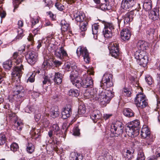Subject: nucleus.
Segmentation results:
<instances>
[{"label": "nucleus", "mask_w": 160, "mask_h": 160, "mask_svg": "<svg viewBox=\"0 0 160 160\" xmlns=\"http://www.w3.org/2000/svg\"><path fill=\"white\" fill-rule=\"evenodd\" d=\"M95 90L92 92L87 90L84 93V96L86 98H92L95 101H97L103 106H106L109 102L111 99L114 97L113 92L108 89L103 90L98 93Z\"/></svg>", "instance_id": "nucleus-1"}, {"label": "nucleus", "mask_w": 160, "mask_h": 160, "mask_svg": "<svg viewBox=\"0 0 160 160\" xmlns=\"http://www.w3.org/2000/svg\"><path fill=\"white\" fill-rule=\"evenodd\" d=\"M140 122L138 120H134L127 125L126 132L128 135L132 138H134L139 134Z\"/></svg>", "instance_id": "nucleus-2"}, {"label": "nucleus", "mask_w": 160, "mask_h": 160, "mask_svg": "<svg viewBox=\"0 0 160 160\" xmlns=\"http://www.w3.org/2000/svg\"><path fill=\"white\" fill-rule=\"evenodd\" d=\"M73 17L76 21L80 23V29L86 30L88 22L86 21H84L86 17L84 13L82 12L75 11L73 13Z\"/></svg>", "instance_id": "nucleus-3"}, {"label": "nucleus", "mask_w": 160, "mask_h": 160, "mask_svg": "<svg viewBox=\"0 0 160 160\" xmlns=\"http://www.w3.org/2000/svg\"><path fill=\"white\" fill-rule=\"evenodd\" d=\"M87 72L89 75L85 74L83 75L85 78L82 80V87L83 88H92L93 86V81L92 78L90 77V75H93L94 72L93 68H89L87 71Z\"/></svg>", "instance_id": "nucleus-4"}, {"label": "nucleus", "mask_w": 160, "mask_h": 160, "mask_svg": "<svg viewBox=\"0 0 160 160\" xmlns=\"http://www.w3.org/2000/svg\"><path fill=\"white\" fill-rule=\"evenodd\" d=\"M135 58L137 59L138 63L141 67H145L148 62V58L146 52H142L141 53L136 52Z\"/></svg>", "instance_id": "nucleus-5"}, {"label": "nucleus", "mask_w": 160, "mask_h": 160, "mask_svg": "<svg viewBox=\"0 0 160 160\" xmlns=\"http://www.w3.org/2000/svg\"><path fill=\"white\" fill-rule=\"evenodd\" d=\"M123 124L122 122L117 121L111 126L110 131L114 136L118 137L123 132Z\"/></svg>", "instance_id": "nucleus-6"}, {"label": "nucleus", "mask_w": 160, "mask_h": 160, "mask_svg": "<svg viewBox=\"0 0 160 160\" xmlns=\"http://www.w3.org/2000/svg\"><path fill=\"white\" fill-rule=\"evenodd\" d=\"M141 136L143 138H146V144L148 145L151 144V143L154 141L153 137L150 134V132L149 128L146 126H144L141 131Z\"/></svg>", "instance_id": "nucleus-7"}, {"label": "nucleus", "mask_w": 160, "mask_h": 160, "mask_svg": "<svg viewBox=\"0 0 160 160\" xmlns=\"http://www.w3.org/2000/svg\"><path fill=\"white\" fill-rule=\"evenodd\" d=\"M78 72L77 70L71 72L70 77L71 81L72 84L76 87L79 88L82 87V80L80 78L78 77Z\"/></svg>", "instance_id": "nucleus-8"}, {"label": "nucleus", "mask_w": 160, "mask_h": 160, "mask_svg": "<svg viewBox=\"0 0 160 160\" xmlns=\"http://www.w3.org/2000/svg\"><path fill=\"white\" fill-rule=\"evenodd\" d=\"M112 75L111 73L106 72L103 75L101 83L107 87V88L106 89H108L111 90L114 94L112 90H111V89H109L108 88L113 86V83L112 81Z\"/></svg>", "instance_id": "nucleus-9"}, {"label": "nucleus", "mask_w": 160, "mask_h": 160, "mask_svg": "<svg viewBox=\"0 0 160 160\" xmlns=\"http://www.w3.org/2000/svg\"><path fill=\"white\" fill-rule=\"evenodd\" d=\"M76 53L77 55L82 56L84 61L86 63H88L90 60L89 53L86 47L79 46L77 49Z\"/></svg>", "instance_id": "nucleus-10"}, {"label": "nucleus", "mask_w": 160, "mask_h": 160, "mask_svg": "<svg viewBox=\"0 0 160 160\" xmlns=\"http://www.w3.org/2000/svg\"><path fill=\"white\" fill-rule=\"evenodd\" d=\"M110 54L115 58H118L119 53L118 44L115 42L109 43L108 45Z\"/></svg>", "instance_id": "nucleus-11"}, {"label": "nucleus", "mask_w": 160, "mask_h": 160, "mask_svg": "<svg viewBox=\"0 0 160 160\" xmlns=\"http://www.w3.org/2000/svg\"><path fill=\"white\" fill-rule=\"evenodd\" d=\"M38 54L34 51L28 52L25 55V58L28 62L31 65H33L37 60Z\"/></svg>", "instance_id": "nucleus-12"}, {"label": "nucleus", "mask_w": 160, "mask_h": 160, "mask_svg": "<svg viewBox=\"0 0 160 160\" xmlns=\"http://www.w3.org/2000/svg\"><path fill=\"white\" fill-rule=\"evenodd\" d=\"M23 70V65L21 64L20 66L15 67L13 71L12 72V77L20 81V78L22 73V70Z\"/></svg>", "instance_id": "nucleus-13"}, {"label": "nucleus", "mask_w": 160, "mask_h": 160, "mask_svg": "<svg viewBox=\"0 0 160 160\" xmlns=\"http://www.w3.org/2000/svg\"><path fill=\"white\" fill-rule=\"evenodd\" d=\"M8 116L11 119H12L14 120V127H16L14 130H21L22 129V123L20 120L18 119L17 116L13 113L9 114Z\"/></svg>", "instance_id": "nucleus-14"}, {"label": "nucleus", "mask_w": 160, "mask_h": 160, "mask_svg": "<svg viewBox=\"0 0 160 160\" xmlns=\"http://www.w3.org/2000/svg\"><path fill=\"white\" fill-rule=\"evenodd\" d=\"M137 46L138 50L136 52L141 53L142 52H146L145 50L148 48V43L144 41L139 40L137 43Z\"/></svg>", "instance_id": "nucleus-15"}, {"label": "nucleus", "mask_w": 160, "mask_h": 160, "mask_svg": "<svg viewBox=\"0 0 160 160\" xmlns=\"http://www.w3.org/2000/svg\"><path fill=\"white\" fill-rule=\"evenodd\" d=\"M137 0H122L121 6L124 9L131 8L137 2Z\"/></svg>", "instance_id": "nucleus-16"}, {"label": "nucleus", "mask_w": 160, "mask_h": 160, "mask_svg": "<svg viewBox=\"0 0 160 160\" xmlns=\"http://www.w3.org/2000/svg\"><path fill=\"white\" fill-rule=\"evenodd\" d=\"M54 55L58 58L62 59L68 56V54L63 47L57 48L54 52Z\"/></svg>", "instance_id": "nucleus-17"}, {"label": "nucleus", "mask_w": 160, "mask_h": 160, "mask_svg": "<svg viewBox=\"0 0 160 160\" xmlns=\"http://www.w3.org/2000/svg\"><path fill=\"white\" fill-rule=\"evenodd\" d=\"M159 10L157 8H154L153 10L149 13V18L153 21L157 20L159 17Z\"/></svg>", "instance_id": "nucleus-18"}, {"label": "nucleus", "mask_w": 160, "mask_h": 160, "mask_svg": "<svg viewBox=\"0 0 160 160\" xmlns=\"http://www.w3.org/2000/svg\"><path fill=\"white\" fill-rule=\"evenodd\" d=\"M134 16V13L132 11L127 12L124 16V23L127 24L132 21Z\"/></svg>", "instance_id": "nucleus-19"}, {"label": "nucleus", "mask_w": 160, "mask_h": 160, "mask_svg": "<svg viewBox=\"0 0 160 160\" xmlns=\"http://www.w3.org/2000/svg\"><path fill=\"white\" fill-rule=\"evenodd\" d=\"M102 117V114L100 112L97 110L93 111L91 114L90 117L94 122H96L97 121L100 119Z\"/></svg>", "instance_id": "nucleus-20"}, {"label": "nucleus", "mask_w": 160, "mask_h": 160, "mask_svg": "<svg viewBox=\"0 0 160 160\" xmlns=\"http://www.w3.org/2000/svg\"><path fill=\"white\" fill-rule=\"evenodd\" d=\"M72 114V110L70 107L65 108L62 110L61 114L62 118L66 119L69 117Z\"/></svg>", "instance_id": "nucleus-21"}, {"label": "nucleus", "mask_w": 160, "mask_h": 160, "mask_svg": "<svg viewBox=\"0 0 160 160\" xmlns=\"http://www.w3.org/2000/svg\"><path fill=\"white\" fill-rule=\"evenodd\" d=\"M62 75L61 73L55 72L53 79L55 83L58 85L61 84L62 81Z\"/></svg>", "instance_id": "nucleus-22"}, {"label": "nucleus", "mask_w": 160, "mask_h": 160, "mask_svg": "<svg viewBox=\"0 0 160 160\" xmlns=\"http://www.w3.org/2000/svg\"><path fill=\"white\" fill-rule=\"evenodd\" d=\"M147 99L145 95L142 93H139L137 94L134 99V102L135 104L139 103V102L146 100Z\"/></svg>", "instance_id": "nucleus-23"}, {"label": "nucleus", "mask_w": 160, "mask_h": 160, "mask_svg": "<svg viewBox=\"0 0 160 160\" xmlns=\"http://www.w3.org/2000/svg\"><path fill=\"white\" fill-rule=\"evenodd\" d=\"M120 34L121 38L124 41L128 40L131 35L130 31H121Z\"/></svg>", "instance_id": "nucleus-24"}, {"label": "nucleus", "mask_w": 160, "mask_h": 160, "mask_svg": "<svg viewBox=\"0 0 160 160\" xmlns=\"http://www.w3.org/2000/svg\"><path fill=\"white\" fill-rule=\"evenodd\" d=\"M46 111V110H45ZM46 112H47L46 111ZM49 116V114L46 112L44 114V116L41 119V123L42 125L45 128L48 127L49 124V122L48 120L46 117H48Z\"/></svg>", "instance_id": "nucleus-25"}, {"label": "nucleus", "mask_w": 160, "mask_h": 160, "mask_svg": "<svg viewBox=\"0 0 160 160\" xmlns=\"http://www.w3.org/2000/svg\"><path fill=\"white\" fill-rule=\"evenodd\" d=\"M65 68L66 70L67 71H69L72 69L75 72V70H77V66L75 64H71L69 62H67L65 64Z\"/></svg>", "instance_id": "nucleus-26"}, {"label": "nucleus", "mask_w": 160, "mask_h": 160, "mask_svg": "<svg viewBox=\"0 0 160 160\" xmlns=\"http://www.w3.org/2000/svg\"><path fill=\"white\" fill-rule=\"evenodd\" d=\"M23 89V87L19 84L15 85L12 89V91L15 94H18L20 93Z\"/></svg>", "instance_id": "nucleus-27"}, {"label": "nucleus", "mask_w": 160, "mask_h": 160, "mask_svg": "<svg viewBox=\"0 0 160 160\" xmlns=\"http://www.w3.org/2000/svg\"><path fill=\"white\" fill-rule=\"evenodd\" d=\"M143 8L146 11H148L151 9L152 7L151 1L150 0H145L143 5Z\"/></svg>", "instance_id": "nucleus-28"}, {"label": "nucleus", "mask_w": 160, "mask_h": 160, "mask_svg": "<svg viewBox=\"0 0 160 160\" xmlns=\"http://www.w3.org/2000/svg\"><path fill=\"white\" fill-rule=\"evenodd\" d=\"M51 130H52L55 134H56L57 135L61 134L62 132L58 125L57 124H53L52 125Z\"/></svg>", "instance_id": "nucleus-29"}, {"label": "nucleus", "mask_w": 160, "mask_h": 160, "mask_svg": "<svg viewBox=\"0 0 160 160\" xmlns=\"http://www.w3.org/2000/svg\"><path fill=\"white\" fill-rule=\"evenodd\" d=\"M61 26L62 30H69L70 29L69 24L64 20L61 21Z\"/></svg>", "instance_id": "nucleus-30"}, {"label": "nucleus", "mask_w": 160, "mask_h": 160, "mask_svg": "<svg viewBox=\"0 0 160 160\" xmlns=\"http://www.w3.org/2000/svg\"><path fill=\"white\" fill-rule=\"evenodd\" d=\"M124 115L127 117H130L134 116V113L130 109L127 108L125 109L123 112Z\"/></svg>", "instance_id": "nucleus-31"}, {"label": "nucleus", "mask_w": 160, "mask_h": 160, "mask_svg": "<svg viewBox=\"0 0 160 160\" xmlns=\"http://www.w3.org/2000/svg\"><path fill=\"white\" fill-rule=\"evenodd\" d=\"M81 157L80 154L75 152H72L71 153L69 158L70 160H79V158L80 159Z\"/></svg>", "instance_id": "nucleus-32"}, {"label": "nucleus", "mask_w": 160, "mask_h": 160, "mask_svg": "<svg viewBox=\"0 0 160 160\" xmlns=\"http://www.w3.org/2000/svg\"><path fill=\"white\" fill-rule=\"evenodd\" d=\"M50 114L51 116L53 118L58 117L59 114L58 108L57 107L52 108Z\"/></svg>", "instance_id": "nucleus-33"}, {"label": "nucleus", "mask_w": 160, "mask_h": 160, "mask_svg": "<svg viewBox=\"0 0 160 160\" xmlns=\"http://www.w3.org/2000/svg\"><path fill=\"white\" fill-rule=\"evenodd\" d=\"M68 94L70 96L77 97L79 95V92L77 89H72L68 92Z\"/></svg>", "instance_id": "nucleus-34"}, {"label": "nucleus", "mask_w": 160, "mask_h": 160, "mask_svg": "<svg viewBox=\"0 0 160 160\" xmlns=\"http://www.w3.org/2000/svg\"><path fill=\"white\" fill-rule=\"evenodd\" d=\"M135 105L138 108L141 109L143 108L148 106L147 99L140 102L138 104H137Z\"/></svg>", "instance_id": "nucleus-35"}, {"label": "nucleus", "mask_w": 160, "mask_h": 160, "mask_svg": "<svg viewBox=\"0 0 160 160\" xmlns=\"http://www.w3.org/2000/svg\"><path fill=\"white\" fill-rule=\"evenodd\" d=\"M12 62L11 60H8L5 61L3 64V67L6 69L9 70L12 67Z\"/></svg>", "instance_id": "nucleus-36"}, {"label": "nucleus", "mask_w": 160, "mask_h": 160, "mask_svg": "<svg viewBox=\"0 0 160 160\" xmlns=\"http://www.w3.org/2000/svg\"><path fill=\"white\" fill-rule=\"evenodd\" d=\"M86 110L85 106L84 105H80L78 107V113L79 114H83L86 112Z\"/></svg>", "instance_id": "nucleus-37"}, {"label": "nucleus", "mask_w": 160, "mask_h": 160, "mask_svg": "<svg viewBox=\"0 0 160 160\" xmlns=\"http://www.w3.org/2000/svg\"><path fill=\"white\" fill-rule=\"evenodd\" d=\"M34 149V145L31 143H28L27 147V152L30 154L32 153Z\"/></svg>", "instance_id": "nucleus-38"}, {"label": "nucleus", "mask_w": 160, "mask_h": 160, "mask_svg": "<svg viewBox=\"0 0 160 160\" xmlns=\"http://www.w3.org/2000/svg\"><path fill=\"white\" fill-rule=\"evenodd\" d=\"M31 133L33 137H34L36 139L37 138L40 136V130L39 129H33Z\"/></svg>", "instance_id": "nucleus-39"}, {"label": "nucleus", "mask_w": 160, "mask_h": 160, "mask_svg": "<svg viewBox=\"0 0 160 160\" xmlns=\"http://www.w3.org/2000/svg\"><path fill=\"white\" fill-rule=\"evenodd\" d=\"M103 33L105 38H109L112 36V31H103Z\"/></svg>", "instance_id": "nucleus-40"}, {"label": "nucleus", "mask_w": 160, "mask_h": 160, "mask_svg": "<svg viewBox=\"0 0 160 160\" xmlns=\"http://www.w3.org/2000/svg\"><path fill=\"white\" fill-rule=\"evenodd\" d=\"M104 28L105 29H109L111 30L114 29V26L112 23L106 22L104 23Z\"/></svg>", "instance_id": "nucleus-41"}, {"label": "nucleus", "mask_w": 160, "mask_h": 160, "mask_svg": "<svg viewBox=\"0 0 160 160\" xmlns=\"http://www.w3.org/2000/svg\"><path fill=\"white\" fill-rule=\"evenodd\" d=\"M145 80L148 85H152L153 82L152 77L149 75H147L145 78Z\"/></svg>", "instance_id": "nucleus-42"}, {"label": "nucleus", "mask_w": 160, "mask_h": 160, "mask_svg": "<svg viewBox=\"0 0 160 160\" xmlns=\"http://www.w3.org/2000/svg\"><path fill=\"white\" fill-rule=\"evenodd\" d=\"M132 154L131 151L129 150H127L125 154L124 155V157L128 160H130L132 157Z\"/></svg>", "instance_id": "nucleus-43"}, {"label": "nucleus", "mask_w": 160, "mask_h": 160, "mask_svg": "<svg viewBox=\"0 0 160 160\" xmlns=\"http://www.w3.org/2000/svg\"><path fill=\"white\" fill-rule=\"evenodd\" d=\"M6 140L5 135L2 133H0V145L4 144Z\"/></svg>", "instance_id": "nucleus-44"}, {"label": "nucleus", "mask_w": 160, "mask_h": 160, "mask_svg": "<svg viewBox=\"0 0 160 160\" xmlns=\"http://www.w3.org/2000/svg\"><path fill=\"white\" fill-rule=\"evenodd\" d=\"M156 98L157 100V108L158 109H160L159 111H158L159 115L158 117V121L160 122V98L156 96Z\"/></svg>", "instance_id": "nucleus-45"}, {"label": "nucleus", "mask_w": 160, "mask_h": 160, "mask_svg": "<svg viewBox=\"0 0 160 160\" xmlns=\"http://www.w3.org/2000/svg\"><path fill=\"white\" fill-rule=\"evenodd\" d=\"M10 148L11 150L14 152L17 151L19 147L17 143L14 142L11 145Z\"/></svg>", "instance_id": "nucleus-46"}, {"label": "nucleus", "mask_w": 160, "mask_h": 160, "mask_svg": "<svg viewBox=\"0 0 160 160\" xmlns=\"http://www.w3.org/2000/svg\"><path fill=\"white\" fill-rule=\"evenodd\" d=\"M145 159V157L143 153L139 152L138 153L137 160H144Z\"/></svg>", "instance_id": "nucleus-47"}, {"label": "nucleus", "mask_w": 160, "mask_h": 160, "mask_svg": "<svg viewBox=\"0 0 160 160\" xmlns=\"http://www.w3.org/2000/svg\"><path fill=\"white\" fill-rule=\"evenodd\" d=\"M31 22L32 23V27H33L35 24L38 22V18L36 17L32 18L31 19Z\"/></svg>", "instance_id": "nucleus-48"}, {"label": "nucleus", "mask_w": 160, "mask_h": 160, "mask_svg": "<svg viewBox=\"0 0 160 160\" xmlns=\"http://www.w3.org/2000/svg\"><path fill=\"white\" fill-rule=\"evenodd\" d=\"M56 7L59 10L61 11L63 10L64 6L62 4L59 3V2H57L55 4Z\"/></svg>", "instance_id": "nucleus-49"}, {"label": "nucleus", "mask_w": 160, "mask_h": 160, "mask_svg": "<svg viewBox=\"0 0 160 160\" xmlns=\"http://www.w3.org/2000/svg\"><path fill=\"white\" fill-rule=\"evenodd\" d=\"M73 134L74 136H79L80 134L79 129L78 127H75L73 128Z\"/></svg>", "instance_id": "nucleus-50"}, {"label": "nucleus", "mask_w": 160, "mask_h": 160, "mask_svg": "<svg viewBox=\"0 0 160 160\" xmlns=\"http://www.w3.org/2000/svg\"><path fill=\"white\" fill-rule=\"evenodd\" d=\"M24 36L23 31H18V35L16 37V39H20Z\"/></svg>", "instance_id": "nucleus-51"}, {"label": "nucleus", "mask_w": 160, "mask_h": 160, "mask_svg": "<svg viewBox=\"0 0 160 160\" xmlns=\"http://www.w3.org/2000/svg\"><path fill=\"white\" fill-rule=\"evenodd\" d=\"M122 93L124 95L127 97L130 96L131 94V92L129 90L126 88L123 89L122 91Z\"/></svg>", "instance_id": "nucleus-52"}, {"label": "nucleus", "mask_w": 160, "mask_h": 160, "mask_svg": "<svg viewBox=\"0 0 160 160\" xmlns=\"http://www.w3.org/2000/svg\"><path fill=\"white\" fill-rule=\"evenodd\" d=\"M50 78L48 76H45L44 78V80L43 81V84H45L48 82H50L51 81Z\"/></svg>", "instance_id": "nucleus-53"}, {"label": "nucleus", "mask_w": 160, "mask_h": 160, "mask_svg": "<svg viewBox=\"0 0 160 160\" xmlns=\"http://www.w3.org/2000/svg\"><path fill=\"white\" fill-rule=\"evenodd\" d=\"M22 61V57H18V58L15 59L14 61V62L16 65L21 64Z\"/></svg>", "instance_id": "nucleus-54"}, {"label": "nucleus", "mask_w": 160, "mask_h": 160, "mask_svg": "<svg viewBox=\"0 0 160 160\" xmlns=\"http://www.w3.org/2000/svg\"><path fill=\"white\" fill-rule=\"evenodd\" d=\"M35 34H34L33 35L32 33H30L29 34V36L28 38V40L29 41H30L31 42V44H32V42L34 41L33 39V36H35Z\"/></svg>", "instance_id": "nucleus-55"}, {"label": "nucleus", "mask_w": 160, "mask_h": 160, "mask_svg": "<svg viewBox=\"0 0 160 160\" xmlns=\"http://www.w3.org/2000/svg\"><path fill=\"white\" fill-rule=\"evenodd\" d=\"M99 8L102 10H105L108 9L107 4L105 3L102 4L100 5L99 7Z\"/></svg>", "instance_id": "nucleus-56"}, {"label": "nucleus", "mask_w": 160, "mask_h": 160, "mask_svg": "<svg viewBox=\"0 0 160 160\" xmlns=\"http://www.w3.org/2000/svg\"><path fill=\"white\" fill-rule=\"evenodd\" d=\"M25 111L26 112L28 113H30L32 112L33 111V109L30 106H28L25 108Z\"/></svg>", "instance_id": "nucleus-57"}, {"label": "nucleus", "mask_w": 160, "mask_h": 160, "mask_svg": "<svg viewBox=\"0 0 160 160\" xmlns=\"http://www.w3.org/2000/svg\"><path fill=\"white\" fill-rule=\"evenodd\" d=\"M155 154L157 157H160V147L158 148L155 151Z\"/></svg>", "instance_id": "nucleus-58"}, {"label": "nucleus", "mask_w": 160, "mask_h": 160, "mask_svg": "<svg viewBox=\"0 0 160 160\" xmlns=\"http://www.w3.org/2000/svg\"><path fill=\"white\" fill-rule=\"evenodd\" d=\"M0 11L1 12L0 14H1V18H4L6 16V13L5 12L2 10L1 6H0Z\"/></svg>", "instance_id": "nucleus-59"}, {"label": "nucleus", "mask_w": 160, "mask_h": 160, "mask_svg": "<svg viewBox=\"0 0 160 160\" xmlns=\"http://www.w3.org/2000/svg\"><path fill=\"white\" fill-rule=\"evenodd\" d=\"M35 75L33 74H32L30 76L29 78L28 79V80L31 82H33L35 80L34 79Z\"/></svg>", "instance_id": "nucleus-60"}, {"label": "nucleus", "mask_w": 160, "mask_h": 160, "mask_svg": "<svg viewBox=\"0 0 160 160\" xmlns=\"http://www.w3.org/2000/svg\"><path fill=\"white\" fill-rule=\"evenodd\" d=\"M18 28L19 29H21V28L23 27V22L22 20H19L18 22Z\"/></svg>", "instance_id": "nucleus-61"}, {"label": "nucleus", "mask_w": 160, "mask_h": 160, "mask_svg": "<svg viewBox=\"0 0 160 160\" xmlns=\"http://www.w3.org/2000/svg\"><path fill=\"white\" fill-rule=\"evenodd\" d=\"M99 28L100 26L98 24L94 23L92 25V30H97L99 29Z\"/></svg>", "instance_id": "nucleus-62"}, {"label": "nucleus", "mask_w": 160, "mask_h": 160, "mask_svg": "<svg viewBox=\"0 0 160 160\" xmlns=\"http://www.w3.org/2000/svg\"><path fill=\"white\" fill-rule=\"evenodd\" d=\"M49 63L47 60H44L42 65V67L44 68H46L48 67Z\"/></svg>", "instance_id": "nucleus-63"}, {"label": "nucleus", "mask_w": 160, "mask_h": 160, "mask_svg": "<svg viewBox=\"0 0 160 160\" xmlns=\"http://www.w3.org/2000/svg\"><path fill=\"white\" fill-rule=\"evenodd\" d=\"M92 33L93 35V38L95 39H97L98 37V31H92Z\"/></svg>", "instance_id": "nucleus-64"}]
</instances>
